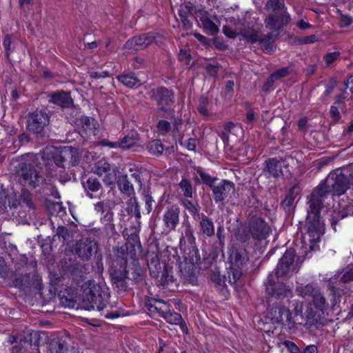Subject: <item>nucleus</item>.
Wrapping results in <instances>:
<instances>
[{"instance_id": "17", "label": "nucleus", "mask_w": 353, "mask_h": 353, "mask_svg": "<svg viewBox=\"0 0 353 353\" xmlns=\"http://www.w3.org/2000/svg\"><path fill=\"white\" fill-rule=\"evenodd\" d=\"M199 21L201 22L206 33L211 35H214L219 32V22L215 15L211 18L206 12H201L199 16Z\"/></svg>"}, {"instance_id": "60", "label": "nucleus", "mask_w": 353, "mask_h": 353, "mask_svg": "<svg viewBox=\"0 0 353 353\" xmlns=\"http://www.w3.org/2000/svg\"><path fill=\"white\" fill-rule=\"evenodd\" d=\"M341 23L344 26H347L352 23V19L347 16H342L341 19Z\"/></svg>"}, {"instance_id": "25", "label": "nucleus", "mask_w": 353, "mask_h": 353, "mask_svg": "<svg viewBox=\"0 0 353 353\" xmlns=\"http://www.w3.org/2000/svg\"><path fill=\"white\" fill-rule=\"evenodd\" d=\"M79 122V125L81 126L82 130L85 133L95 134L98 123L94 119L88 117H82Z\"/></svg>"}, {"instance_id": "35", "label": "nucleus", "mask_w": 353, "mask_h": 353, "mask_svg": "<svg viewBox=\"0 0 353 353\" xmlns=\"http://www.w3.org/2000/svg\"><path fill=\"white\" fill-rule=\"evenodd\" d=\"M196 173L199 174L202 180V181L209 185L210 187L213 185L214 179H212L210 174L205 172L201 168L198 167L195 168Z\"/></svg>"}, {"instance_id": "57", "label": "nucleus", "mask_w": 353, "mask_h": 353, "mask_svg": "<svg viewBox=\"0 0 353 353\" xmlns=\"http://www.w3.org/2000/svg\"><path fill=\"white\" fill-rule=\"evenodd\" d=\"M6 272V265L3 258L0 257V275L3 277Z\"/></svg>"}, {"instance_id": "27", "label": "nucleus", "mask_w": 353, "mask_h": 353, "mask_svg": "<svg viewBox=\"0 0 353 353\" xmlns=\"http://www.w3.org/2000/svg\"><path fill=\"white\" fill-rule=\"evenodd\" d=\"M239 33L250 43L256 42L259 38V28L255 26L240 29Z\"/></svg>"}, {"instance_id": "23", "label": "nucleus", "mask_w": 353, "mask_h": 353, "mask_svg": "<svg viewBox=\"0 0 353 353\" xmlns=\"http://www.w3.org/2000/svg\"><path fill=\"white\" fill-rule=\"evenodd\" d=\"M163 318L170 324L179 325L183 334L188 333L187 325L180 314L172 312L169 308Z\"/></svg>"}, {"instance_id": "12", "label": "nucleus", "mask_w": 353, "mask_h": 353, "mask_svg": "<svg viewBox=\"0 0 353 353\" xmlns=\"http://www.w3.org/2000/svg\"><path fill=\"white\" fill-rule=\"evenodd\" d=\"M97 243L94 240L85 238L81 239L76 245V254L83 260H88L97 251Z\"/></svg>"}, {"instance_id": "28", "label": "nucleus", "mask_w": 353, "mask_h": 353, "mask_svg": "<svg viewBox=\"0 0 353 353\" xmlns=\"http://www.w3.org/2000/svg\"><path fill=\"white\" fill-rule=\"evenodd\" d=\"M258 41L265 53L272 54L274 52L275 49L274 39L272 34H269L261 39L259 38Z\"/></svg>"}, {"instance_id": "54", "label": "nucleus", "mask_w": 353, "mask_h": 353, "mask_svg": "<svg viewBox=\"0 0 353 353\" xmlns=\"http://www.w3.org/2000/svg\"><path fill=\"white\" fill-rule=\"evenodd\" d=\"M196 140L194 139H189L188 140L186 148L189 150H194L196 148Z\"/></svg>"}, {"instance_id": "3", "label": "nucleus", "mask_w": 353, "mask_h": 353, "mask_svg": "<svg viewBox=\"0 0 353 353\" xmlns=\"http://www.w3.org/2000/svg\"><path fill=\"white\" fill-rule=\"evenodd\" d=\"M83 294L82 303L85 310L101 311L105 307L108 296L99 284L88 283L83 290Z\"/></svg>"}, {"instance_id": "37", "label": "nucleus", "mask_w": 353, "mask_h": 353, "mask_svg": "<svg viewBox=\"0 0 353 353\" xmlns=\"http://www.w3.org/2000/svg\"><path fill=\"white\" fill-rule=\"evenodd\" d=\"M85 190H89L92 192H97L100 189L101 184L94 178H89L84 184Z\"/></svg>"}, {"instance_id": "40", "label": "nucleus", "mask_w": 353, "mask_h": 353, "mask_svg": "<svg viewBox=\"0 0 353 353\" xmlns=\"http://www.w3.org/2000/svg\"><path fill=\"white\" fill-rule=\"evenodd\" d=\"M192 6L190 3L181 6L179 10L180 18L189 17L190 14L192 13Z\"/></svg>"}, {"instance_id": "10", "label": "nucleus", "mask_w": 353, "mask_h": 353, "mask_svg": "<svg viewBox=\"0 0 353 353\" xmlns=\"http://www.w3.org/2000/svg\"><path fill=\"white\" fill-rule=\"evenodd\" d=\"M94 174L103 178L104 183L108 185H113L117 179V168H112L111 165L104 160L97 162L93 168Z\"/></svg>"}, {"instance_id": "50", "label": "nucleus", "mask_w": 353, "mask_h": 353, "mask_svg": "<svg viewBox=\"0 0 353 353\" xmlns=\"http://www.w3.org/2000/svg\"><path fill=\"white\" fill-rule=\"evenodd\" d=\"M288 73V70L285 68H283L281 69H279L275 72L272 73V74L274 76V77L278 80L281 77H285Z\"/></svg>"}, {"instance_id": "32", "label": "nucleus", "mask_w": 353, "mask_h": 353, "mask_svg": "<svg viewBox=\"0 0 353 353\" xmlns=\"http://www.w3.org/2000/svg\"><path fill=\"white\" fill-rule=\"evenodd\" d=\"M147 149L152 154H161L163 151V145L160 140L155 139L148 144Z\"/></svg>"}, {"instance_id": "30", "label": "nucleus", "mask_w": 353, "mask_h": 353, "mask_svg": "<svg viewBox=\"0 0 353 353\" xmlns=\"http://www.w3.org/2000/svg\"><path fill=\"white\" fill-rule=\"evenodd\" d=\"M119 188L120 190L128 195H131L134 192V188L130 183L126 175L122 176L119 181Z\"/></svg>"}, {"instance_id": "49", "label": "nucleus", "mask_w": 353, "mask_h": 353, "mask_svg": "<svg viewBox=\"0 0 353 353\" xmlns=\"http://www.w3.org/2000/svg\"><path fill=\"white\" fill-rule=\"evenodd\" d=\"M223 32L225 34L230 38H235L238 34H240L239 32H237L236 28L234 30H232L231 28L227 26L224 27Z\"/></svg>"}, {"instance_id": "22", "label": "nucleus", "mask_w": 353, "mask_h": 353, "mask_svg": "<svg viewBox=\"0 0 353 353\" xmlns=\"http://www.w3.org/2000/svg\"><path fill=\"white\" fill-rule=\"evenodd\" d=\"M50 101L61 107L69 108L72 103L73 101L69 92H57L50 95Z\"/></svg>"}, {"instance_id": "31", "label": "nucleus", "mask_w": 353, "mask_h": 353, "mask_svg": "<svg viewBox=\"0 0 353 353\" xmlns=\"http://www.w3.org/2000/svg\"><path fill=\"white\" fill-rule=\"evenodd\" d=\"M138 141V134L133 132L131 134L125 136L121 141H119L120 148H129L134 145Z\"/></svg>"}, {"instance_id": "46", "label": "nucleus", "mask_w": 353, "mask_h": 353, "mask_svg": "<svg viewBox=\"0 0 353 353\" xmlns=\"http://www.w3.org/2000/svg\"><path fill=\"white\" fill-rule=\"evenodd\" d=\"M183 203L185 208L189 211V212L193 214L198 213V210L192 202L188 200H185Z\"/></svg>"}, {"instance_id": "2", "label": "nucleus", "mask_w": 353, "mask_h": 353, "mask_svg": "<svg viewBox=\"0 0 353 353\" xmlns=\"http://www.w3.org/2000/svg\"><path fill=\"white\" fill-rule=\"evenodd\" d=\"M296 292L301 296L312 298V302L305 311L307 323L316 327L323 325L329 305L316 285L310 283L303 287H297Z\"/></svg>"}, {"instance_id": "43", "label": "nucleus", "mask_w": 353, "mask_h": 353, "mask_svg": "<svg viewBox=\"0 0 353 353\" xmlns=\"http://www.w3.org/2000/svg\"><path fill=\"white\" fill-rule=\"evenodd\" d=\"M284 345L291 353H300V349L292 341H284Z\"/></svg>"}, {"instance_id": "20", "label": "nucleus", "mask_w": 353, "mask_h": 353, "mask_svg": "<svg viewBox=\"0 0 353 353\" xmlns=\"http://www.w3.org/2000/svg\"><path fill=\"white\" fill-rule=\"evenodd\" d=\"M147 307L152 316L158 315L163 317L164 314L168 311L170 305L163 300L154 299L153 303L147 305Z\"/></svg>"}, {"instance_id": "19", "label": "nucleus", "mask_w": 353, "mask_h": 353, "mask_svg": "<svg viewBox=\"0 0 353 353\" xmlns=\"http://www.w3.org/2000/svg\"><path fill=\"white\" fill-rule=\"evenodd\" d=\"M49 352L50 353H77L74 347H69L66 345L65 341L59 338L51 340Z\"/></svg>"}, {"instance_id": "33", "label": "nucleus", "mask_w": 353, "mask_h": 353, "mask_svg": "<svg viewBox=\"0 0 353 353\" xmlns=\"http://www.w3.org/2000/svg\"><path fill=\"white\" fill-rule=\"evenodd\" d=\"M266 8L273 11L283 10L285 8L284 0H268Z\"/></svg>"}, {"instance_id": "45", "label": "nucleus", "mask_w": 353, "mask_h": 353, "mask_svg": "<svg viewBox=\"0 0 353 353\" xmlns=\"http://www.w3.org/2000/svg\"><path fill=\"white\" fill-rule=\"evenodd\" d=\"M339 53L338 52H333L327 54L325 57V61L327 64H331L336 59L339 57Z\"/></svg>"}, {"instance_id": "11", "label": "nucleus", "mask_w": 353, "mask_h": 353, "mask_svg": "<svg viewBox=\"0 0 353 353\" xmlns=\"http://www.w3.org/2000/svg\"><path fill=\"white\" fill-rule=\"evenodd\" d=\"M9 343L16 344L12 347L11 353H29V349L32 350V353H39L38 345L32 344L29 336L22 337H15L10 336L8 338Z\"/></svg>"}, {"instance_id": "48", "label": "nucleus", "mask_w": 353, "mask_h": 353, "mask_svg": "<svg viewBox=\"0 0 353 353\" xmlns=\"http://www.w3.org/2000/svg\"><path fill=\"white\" fill-rule=\"evenodd\" d=\"M57 235L59 239L61 237L63 240H65L66 236H68V231L65 227L59 226L57 230Z\"/></svg>"}, {"instance_id": "61", "label": "nucleus", "mask_w": 353, "mask_h": 353, "mask_svg": "<svg viewBox=\"0 0 353 353\" xmlns=\"http://www.w3.org/2000/svg\"><path fill=\"white\" fill-rule=\"evenodd\" d=\"M189 57V54L184 50H181L179 53V59L181 61L185 60Z\"/></svg>"}, {"instance_id": "16", "label": "nucleus", "mask_w": 353, "mask_h": 353, "mask_svg": "<svg viewBox=\"0 0 353 353\" xmlns=\"http://www.w3.org/2000/svg\"><path fill=\"white\" fill-rule=\"evenodd\" d=\"M214 199L216 202H221L228 196V194L234 191V184L227 180L211 186Z\"/></svg>"}, {"instance_id": "15", "label": "nucleus", "mask_w": 353, "mask_h": 353, "mask_svg": "<svg viewBox=\"0 0 353 353\" xmlns=\"http://www.w3.org/2000/svg\"><path fill=\"white\" fill-rule=\"evenodd\" d=\"M154 39V36L150 33L136 36L128 40L124 48L130 50H139L153 43Z\"/></svg>"}, {"instance_id": "4", "label": "nucleus", "mask_w": 353, "mask_h": 353, "mask_svg": "<svg viewBox=\"0 0 353 353\" xmlns=\"http://www.w3.org/2000/svg\"><path fill=\"white\" fill-rule=\"evenodd\" d=\"M249 261V257L245 248L242 247H232L229 256L230 272L229 277L231 283H235L242 275V269Z\"/></svg>"}, {"instance_id": "8", "label": "nucleus", "mask_w": 353, "mask_h": 353, "mask_svg": "<svg viewBox=\"0 0 353 353\" xmlns=\"http://www.w3.org/2000/svg\"><path fill=\"white\" fill-rule=\"evenodd\" d=\"M50 119L47 113L35 111L30 113L27 121V128L33 134H39L48 126Z\"/></svg>"}, {"instance_id": "7", "label": "nucleus", "mask_w": 353, "mask_h": 353, "mask_svg": "<svg viewBox=\"0 0 353 353\" xmlns=\"http://www.w3.org/2000/svg\"><path fill=\"white\" fill-rule=\"evenodd\" d=\"M271 320L273 323L282 325L290 331L296 327V323L290 310L285 306H276L270 312Z\"/></svg>"}, {"instance_id": "44", "label": "nucleus", "mask_w": 353, "mask_h": 353, "mask_svg": "<svg viewBox=\"0 0 353 353\" xmlns=\"http://www.w3.org/2000/svg\"><path fill=\"white\" fill-rule=\"evenodd\" d=\"M276 80L277 79L274 77V76L271 74L269 77V78L268 79V80L265 81V83L263 84V88H262L263 91H264V92L269 91L272 88L274 83Z\"/></svg>"}, {"instance_id": "26", "label": "nucleus", "mask_w": 353, "mask_h": 353, "mask_svg": "<svg viewBox=\"0 0 353 353\" xmlns=\"http://www.w3.org/2000/svg\"><path fill=\"white\" fill-rule=\"evenodd\" d=\"M118 79L123 85L130 88L139 87L141 84L140 80L133 73L119 76Z\"/></svg>"}, {"instance_id": "29", "label": "nucleus", "mask_w": 353, "mask_h": 353, "mask_svg": "<svg viewBox=\"0 0 353 353\" xmlns=\"http://www.w3.org/2000/svg\"><path fill=\"white\" fill-rule=\"evenodd\" d=\"M200 227L204 234L212 236L214 234V226L213 222L207 216H203L200 221Z\"/></svg>"}, {"instance_id": "38", "label": "nucleus", "mask_w": 353, "mask_h": 353, "mask_svg": "<svg viewBox=\"0 0 353 353\" xmlns=\"http://www.w3.org/2000/svg\"><path fill=\"white\" fill-rule=\"evenodd\" d=\"M340 281L343 283H348L353 281V267L347 268L342 272V275L339 276Z\"/></svg>"}, {"instance_id": "21", "label": "nucleus", "mask_w": 353, "mask_h": 353, "mask_svg": "<svg viewBox=\"0 0 353 353\" xmlns=\"http://www.w3.org/2000/svg\"><path fill=\"white\" fill-rule=\"evenodd\" d=\"M268 176L278 178L283 174L281 163L274 158L270 159L265 161V168L264 170Z\"/></svg>"}, {"instance_id": "18", "label": "nucleus", "mask_w": 353, "mask_h": 353, "mask_svg": "<svg viewBox=\"0 0 353 353\" xmlns=\"http://www.w3.org/2000/svg\"><path fill=\"white\" fill-rule=\"evenodd\" d=\"M165 225L170 230H174L179 221V209L172 206L165 211L163 214Z\"/></svg>"}, {"instance_id": "1", "label": "nucleus", "mask_w": 353, "mask_h": 353, "mask_svg": "<svg viewBox=\"0 0 353 353\" xmlns=\"http://www.w3.org/2000/svg\"><path fill=\"white\" fill-rule=\"evenodd\" d=\"M343 175L331 174L323 183L320 184L315 192H313L308 201L309 208L306 219V232L307 241L316 243L320 241L324 233L325 226L319 212L322 207V197L328 192L335 195H341L345 192L347 185Z\"/></svg>"}, {"instance_id": "63", "label": "nucleus", "mask_w": 353, "mask_h": 353, "mask_svg": "<svg viewBox=\"0 0 353 353\" xmlns=\"http://www.w3.org/2000/svg\"><path fill=\"white\" fill-rule=\"evenodd\" d=\"M306 123H307L306 119H305V118L301 119L298 123L299 129H301V130L303 129L306 125Z\"/></svg>"}, {"instance_id": "53", "label": "nucleus", "mask_w": 353, "mask_h": 353, "mask_svg": "<svg viewBox=\"0 0 353 353\" xmlns=\"http://www.w3.org/2000/svg\"><path fill=\"white\" fill-rule=\"evenodd\" d=\"M181 19L184 29L190 30L192 28V24L190 20L188 19V17H183L181 18Z\"/></svg>"}, {"instance_id": "62", "label": "nucleus", "mask_w": 353, "mask_h": 353, "mask_svg": "<svg viewBox=\"0 0 353 353\" xmlns=\"http://www.w3.org/2000/svg\"><path fill=\"white\" fill-rule=\"evenodd\" d=\"M316 41V37L315 35H311L309 37H307L304 39V41L306 43H312Z\"/></svg>"}, {"instance_id": "34", "label": "nucleus", "mask_w": 353, "mask_h": 353, "mask_svg": "<svg viewBox=\"0 0 353 353\" xmlns=\"http://www.w3.org/2000/svg\"><path fill=\"white\" fill-rule=\"evenodd\" d=\"M179 187L185 197L192 196V188L188 180L183 179L179 183Z\"/></svg>"}, {"instance_id": "52", "label": "nucleus", "mask_w": 353, "mask_h": 353, "mask_svg": "<svg viewBox=\"0 0 353 353\" xmlns=\"http://www.w3.org/2000/svg\"><path fill=\"white\" fill-rule=\"evenodd\" d=\"M331 174L343 175V176H344V178H345V183H346V185H347V188H346V189H347V188H349V183H352L353 184V175L350 174V178L348 179V181H347V179L346 176H345V174H344L343 173H342L341 172H340L339 173H338V172L330 173V174H329V176H327V178L325 179V181H326V180L330 177V176ZM346 190H345V192Z\"/></svg>"}, {"instance_id": "59", "label": "nucleus", "mask_w": 353, "mask_h": 353, "mask_svg": "<svg viewBox=\"0 0 353 353\" xmlns=\"http://www.w3.org/2000/svg\"><path fill=\"white\" fill-rule=\"evenodd\" d=\"M297 26L302 30H305L310 27V25L308 22L305 21L304 20H301L297 23Z\"/></svg>"}, {"instance_id": "47", "label": "nucleus", "mask_w": 353, "mask_h": 353, "mask_svg": "<svg viewBox=\"0 0 353 353\" xmlns=\"http://www.w3.org/2000/svg\"><path fill=\"white\" fill-rule=\"evenodd\" d=\"M102 146L108 147L109 148H120L119 141H110L108 140H102L100 142Z\"/></svg>"}, {"instance_id": "5", "label": "nucleus", "mask_w": 353, "mask_h": 353, "mask_svg": "<svg viewBox=\"0 0 353 353\" xmlns=\"http://www.w3.org/2000/svg\"><path fill=\"white\" fill-rule=\"evenodd\" d=\"M44 153L52 154L54 163L60 168H64L65 163L74 166L79 159L77 150L71 146H64L59 148L48 147L46 149Z\"/></svg>"}, {"instance_id": "64", "label": "nucleus", "mask_w": 353, "mask_h": 353, "mask_svg": "<svg viewBox=\"0 0 353 353\" xmlns=\"http://www.w3.org/2000/svg\"><path fill=\"white\" fill-rule=\"evenodd\" d=\"M194 37L198 39L200 41H201L202 43H205L206 41H207V39L206 37H205L204 36L201 35L200 33H194Z\"/></svg>"}, {"instance_id": "24", "label": "nucleus", "mask_w": 353, "mask_h": 353, "mask_svg": "<svg viewBox=\"0 0 353 353\" xmlns=\"http://www.w3.org/2000/svg\"><path fill=\"white\" fill-rule=\"evenodd\" d=\"M251 234L254 239L261 241L268 237L269 228L263 221H261L251 227Z\"/></svg>"}, {"instance_id": "51", "label": "nucleus", "mask_w": 353, "mask_h": 353, "mask_svg": "<svg viewBox=\"0 0 353 353\" xmlns=\"http://www.w3.org/2000/svg\"><path fill=\"white\" fill-rule=\"evenodd\" d=\"M292 305L294 306V310L295 315L301 314L303 311L302 303L299 301H293Z\"/></svg>"}, {"instance_id": "36", "label": "nucleus", "mask_w": 353, "mask_h": 353, "mask_svg": "<svg viewBox=\"0 0 353 353\" xmlns=\"http://www.w3.org/2000/svg\"><path fill=\"white\" fill-rule=\"evenodd\" d=\"M157 132L161 135L166 134L171 130V124L165 120H160L157 125Z\"/></svg>"}, {"instance_id": "42", "label": "nucleus", "mask_w": 353, "mask_h": 353, "mask_svg": "<svg viewBox=\"0 0 353 353\" xmlns=\"http://www.w3.org/2000/svg\"><path fill=\"white\" fill-rule=\"evenodd\" d=\"M265 23L266 26L271 30H276L280 28L277 26L276 21L272 15L268 17L265 20Z\"/></svg>"}, {"instance_id": "6", "label": "nucleus", "mask_w": 353, "mask_h": 353, "mask_svg": "<svg viewBox=\"0 0 353 353\" xmlns=\"http://www.w3.org/2000/svg\"><path fill=\"white\" fill-rule=\"evenodd\" d=\"M44 179L30 164L21 163L19 174V181L23 185L34 188L43 183Z\"/></svg>"}, {"instance_id": "14", "label": "nucleus", "mask_w": 353, "mask_h": 353, "mask_svg": "<svg viewBox=\"0 0 353 353\" xmlns=\"http://www.w3.org/2000/svg\"><path fill=\"white\" fill-rule=\"evenodd\" d=\"M294 256L295 252L293 250H288L284 253L276 265L275 272L271 273L274 274V278L278 279L279 277L284 276L288 274L290 267L294 262Z\"/></svg>"}, {"instance_id": "39", "label": "nucleus", "mask_w": 353, "mask_h": 353, "mask_svg": "<svg viewBox=\"0 0 353 353\" xmlns=\"http://www.w3.org/2000/svg\"><path fill=\"white\" fill-rule=\"evenodd\" d=\"M208 100L206 97H201L199 100V105L198 106L199 112L204 116L208 115L209 110L208 108Z\"/></svg>"}, {"instance_id": "41", "label": "nucleus", "mask_w": 353, "mask_h": 353, "mask_svg": "<svg viewBox=\"0 0 353 353\" xmlns=\"http://www.w3.org/2000/svg\"><path fill=\"white\" fill-rule=\"evenodd\" d=\"M11 44H12V42H11L10 36L8 34L6 35L4 37V39H3V45L6 50V56L8 58L9 57L10 54L12 52V50L11 49Z\"/></svg>"}, {"instance_id": "58", "label": "nucleus", "mask_w": 353, "mask_h": 353, "mask_svg": "<svg viewBox=\"0 0 353 353\" xmlns=\"http://www.w3.org/2000/svg\"><path fill=\"white\" fill-rule=\"evenodd\" d=\"M330 115L334 119H338L339 117V112L338 108L334 106H332L330 109Z\"/></svg>"}, {"instance_id": "13", "label": "nucleus", "mask_w": 353, "mask_h": 353, "mask_svg": "<svg viewBox=\"0 0 353 353\" xmlns=\"http://www.w3.org/2000/svg\"><path fill=\"white\" fill-rule=\"evenodd\" d=\"M267 292L272 296H287L291 293L290 288H288L283 283L279 281V279L274 278V274H270L265 282Z\"/></svg>"}, {"instance_id": "9", "label": "nucleus", "mask_w": 353, "mask_h": 353, "mask_svg": "<svg viewBox=\"0 0 353 353\" xmlns=\"http://www.w3.org/2000/svg\"><path fill=\"white\" fill-rule=\"evenodd\" d=\"M150 96L158 103L159 110L168 112L173 103V93L165 88H159L150 92Z\"/></svg>"}, {"instance_id": "56", "label": "nucleus", "mask_w": 353, "mask_h": 353, "mask_svg": "<svg viewBox=\"0 0 353 353\" xmlns=\"http://www.w3.org/2000/svg\"><path fill=\"white\" fill-rule=\"evenodd\" d=\"M234 126V125L232 122H228L225 124V125H224L225 132H223V133L224 135V137H227L228 134L231 132V129L233 128Z\"/></svg>"}, {"instance_id": "55", "label": "nucleus", "mask_w": 353, "mask_h": 353, "mask_svg": "<svg viewBox=\"0 0 353 353\" xmlns=\"http://www.w3.org/2000/svg\"><path fill=\"white\" fill-rule=\"evenodd\" d=\"M303 353H318V348L314 345H310L304 349Z\"/></svg>"}]
</instances>
